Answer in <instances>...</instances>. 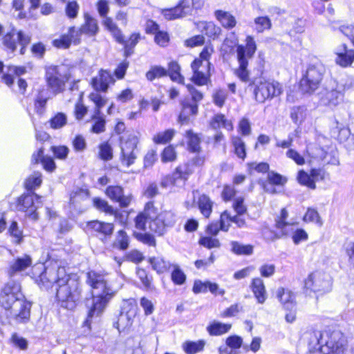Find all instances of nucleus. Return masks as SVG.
<instances>
[{"label":"nucleus","mask_w":354,"mask_h":354,"mask_svg":"<svg viewBox=\"0 0 354 354\" xmlns=\"http://www.w3.org/2000/svg\"><path fill=\"white\" fill-rule=\"evenodd\" d=\"M210 63L202 64L199 59H194L191 64L193 71L192 81L198 86L207 84L210 77Z\"/></svg>","instance_id":"dca6fc26"},{"label":"nucleus","mask_w":354,"mask_h":354,"mask_svg":"<svg viewBox=\"0 0 354 354\" xmlns=\"http://www.w3.org/2000/svg\"><path fill=\"white\" fill-rule=\"evenodd\" d=\"M30 41V37L25 34L23 31H16L15 30L7 33L3 37V44L5 47L10 50L12 53L15 52L17 49V44L21 46L20 54L25 53L26 47Z\"/></svg>","instance_id":"ddd939ff"},{"label":"nucleus","mask_w":354,"mask_h":354,"mask_svg":"<svg viewBox=\"0 0 354 354\" xmlns=\"http://www.w3.org/2000/svg\"><path fill=\"white\" fill-rule=\"evenodd\" d=\"M338 30L348 37L354 45V26L342 25L338 28Z\"/></svg>","instance_id":"774afa93"},{"label":"nucleus","mask_w":354,"mask_h":354,"mask_svg":"<svg viewBox=\"0 0 354 354\" xmlns=\"http://www.w3.org/2000/svg\"><path fill=\"white\" fill-rule=\"evenodd\" d=\"M134 318V310L129 312V313L121 312L117 322L118 330H124L126 328L131 326L133 324Z\"/></svg>","instance_id":"4c0bfd02"},{"label":"nucleus","mask_w":354,"mask_h":354,"mask_svg":"<svg viewBox=\"0 0 354 354\" xmlns=\"http://www.w3.org/2000/svg\"><path fill=\"white\" fill-rule=\"evenodd\" d=\"M156 216V208L152 202L145 205L143 212H140L135 218L136 227L139 230H146V224H149L150 218Z\"/></svg>","instance_id":"6ab92c4d"},{"label":"nucleus","mask_w":354,"mask_h":354,"mask_svg":"<svg viewBox=\"0 0 354 354\" xmlns=\"http://www.w3.org/2000/svg\"><path fill=\"white\" fill-rule=\"evenodd\" d=\"M210 126L215 130L220 129L221 127L228 131L233 130L232 121L227 120L223 114L215 115L210 122Z\"/></svg>","instance_id":"72a5a7b5"},{"label":"nucleus","mask_w":354,"mask_h":354,"mask_svg":"<svg viewBox=\"0 0 354 354\" xmlns=\"http://www.w3.org/2000/svg\"><path fill=\"white\" fill-rule=\"evenodd\" d=\"M89 98L95 104V115H99L100 113V109L106 104L107 100L98 93L97 91L96 92L91 93L89 95Z\"/></svg>","instance_id":"603ef678"},{"label":"nucleus","mask_w":354,"mask_h":354,"mask_svg":"<svg viewBox=\"0 0 354 354\" xmlns=\"http://www.w3.org/2000/svg\"><path fill=\"white\" fill-rule=\"evenodd\" d=\"M167 75V70L160 66H152L146 73V78L149 81H153L156 78H160Z\"/></svg>","instance_id":"79ce46f5"},{"label":"nucleus","mask_w":354,"mask_h":354,"mask_svg":"<svg viewBox=\"0 0 354 354\" xmlns=\"http://www.w3.org/2000/svg\"><path fill=\"white\" fill-rule=\"evenodd\" d=\"M310 344L318 345L323 354H341L344 351V340L338 331H315L311 334Z\"/></svg>","instance_id":"20e7f679"},{"label":"nucleus","mask_w":354,"mask_h":354,"mask_svg":"<svg viewBox=\"0 0 354 354\" xmlns=\"http://www.w3.org/2000/svg\"><path fill=\"white\" fill-rule=\"evenodd\" d=\"M215 17L220 21L222 26L226 28H232L236 24L235 17L228 12L216 10Z\"/></svg>","instance_id":"2f4dec72"},{"label":"nucleus","mask_w":354,"mask_h":354,"mask_svg":"<svg viewBox=\"0 0 354 354\" xmlns=\"http://www.w3.org/2000/svg\"><path fill=\"white\" fill-rule=\"evenodd\" d=\"M87 283L93 290V303L84 324L90 327L91 319L98 317L103 312L117 290L109 283L105 275L94 271L88 272Z\"/></svg>","instance_id":"f03ea898"},{"label":"nucleus","mask_w":354,"mask_h":354,"mask_svg":"<svg viewBox=\"0 0 354 354\" xmlns=\"http://www.w3.org/2000/svg\"><path fill=\"white\" fill-rule=\"evenodd\" d=\"M245 46L239 45L236 47L238 68L234 70V75L243 82H250V71L248 69V60L254 55L257 45L252 36H248L245 39Z\"/></svg>","instance_id":"39448f33"},{"label":"nucleus","mask_w":354,"mask_h":354,"mask_svg":"<svg viewBox=\"0 0 354 354\" xmlns=\"http://www.w3.org/2000/svg\"><path fill=\"white\" fill-rule=\"evenodd\" d=\"M88 227L96 232L97 235L105 239L110 237L114 230V225L111 223H106L100 221H92L88 223Z\"/></svg>","instance_id":"5701e85b"},{"label":"nucleus","mask_w":354,"mask_h":354,"mask_svg":"<svg viewBox=\"0 0 354 354\" xmlns=\"http://www.w3.org/2000/svg\"><path fill=\"white\" fill-rule=\"evenodd\" d=\"M115 80L109 71L101 70L98 75L92 79V86L95 91L105 92L110 84H113Z\"/></svg>","instance_id":"aec40b11"},{"label":"nucleus","mask_w":354,"mask_h":354,"mask_svg":"<svg viewBox=\"0 0 354 354\" xmlns=\"http://www.w3.org/2000/svg\"><path fill=\"white\" fill-rule=\"evenodd\" d=\"M255 30L257 32H263L270 29L271 21L268 17H258L254 19Z\"/></svg>","instance_id":"3c124183"},{"label":"nucleus","mask_w":354,"mask_h":354,"mask_svg":"<svg viewBox=\"0 0 354 354\" xmlns=\"http://www.w3.org/2000/svg\"><path fill=\"white\" fill-rule=\"evenodd\" d=\"M306 151L311 161H323L327 155L326 151L316 143H310L306 147Z\"/></svg>","instance_id":"cd10ccee"},{"label":"nucleus","mask_w":354,"mask_h":354,"mask_svg":"<svg viewBox=\"0 0 354 354\" xmlns=\"http://www.w3.org/2000/svg\"><path fill=\"white\" fill-rule=\"evenodd\" d=\"M105 193L111 200L119 203L121 207H128L132 201L131 195H124L123 189L120 186H109Z\"/></svg>","instance_id":"a211bd4d"},{"label":"nucleus","mask_w":354,"mask_h":354,"mask_svg":"<svg viewBox=\"0 0 354 354\" xmlns=\"http://www.w3.org/2000/svg\"><path fill=\"white\" fill-rule=\"evenodd\" d=\"M198 206L201 214L205 218H209L212 212L213 206V202L210 198L205 194L200 196L198 200Z\"/></svg>","instance_id":"e433bc0d"},{"label":"nucleus","mask_w":354,"mask_h":354,"mask_svg":"<svg viewBox=\"0 0 354 354\" xmlns=\"http://www.w3.org/2000/svg\"><path fill=\"white\" fill-rule=\"evenodd\" d=\"M44 270L39 276V283L46 288L55 284L57 288L56 297L61 306L73 310L80 297L81 290L77 280L71 279L66 274L65 268L55 263L52 266H39Z\"/></svg>","instance_id":"f257e3e1"},{"label":"nucleus","mask_w":354,"mask_h":354,"mask_svg":"<svg viewBox=\"0 0 354 354\" xmlns=\"http://www.w3.org/2000/svg\"><path fill=\"white\" fill-rule=\"evenodd\" d=\"M68 68L64 65H50L45 68V80L50 92L56 95L62 93L69 80Z\"/></svg>","instance_id":"423d86ee"},{"label":"nucleus","mask_w":354,"mask_h":354,"mask_svg":"<svg viewBox=\"0 0 354 354\" xmlns=\"http://www.w3.org/2000/svg\"><path fill=\"white\" fill-rule=\"evenodd\" d=\"M288 212L286 208L281 210L280 215L275 218V227L280 230L283 234H287V227L292 226L293 223L288 222Z\"/></svg>","instance_id":"f704fd0d"},{"label":"nucleus","mask_w":354,"mask_h":354,"mask_svg":"<svg viewBox=\"0 0 354 354\" xmlns=\"http://www.w3.org/2000/svg\"><path fill=\"white\" fill-rule=\"evenodd\" d=\"M96 6L100 16L104 19L103 25L111 33L117 42L123 43L124 37L121 30L111 17H107V14L109 12L108 1L106 0H100Z\"/></svg>","instance_id":"f8f14e48"},{"label":"nucleus","mask_w":354,"mask_h":354,"mask_svg":"<svg viewBox=\"0 0 354 354\" xmlns=\"http://www.w3.org/2000/svg\"><path fill=\"white\" fill-rule=\"evenodd\" d=\"M232 251L238 255H250L253 252V247L251 245H243L237 241L231 243Z\"/></svg>","instance_id":"37998d69"},{"label":"nucleus","mask_w":354,"mask_h":354,"mask_svg":"<svg viewBox=\"0 0 354 354\" xmlns=\"http://www.w3.org/2000/svg\"><path fill=\"white\" fill-rule=\"evenodd\" d=\"M129 237L127 232L122 230H119L115 235L113 247L121 250H125L129 248Z\"/></svg>","instance_id":"58836bf2"},{"label":"nucleus","mask_w":354,"mask_h":354,"mask_svg":"<svg viewBox=\"0 0 354 354\" xmlns=\"http://www.w3.org/2000/svg\"><path fill=\"white\" fill-rule=\"evenodd\" d=\"M121 140V162L123 165L129 167L137 158L136 149L138 139L134 134L122 136Z\"/></svg>","instance_id":"9d476101"},{"label":"nucleus","mask_w":354,"mask_h":354,"mask_svg":"<svg viewBox=\"0 0 354 354\" xmlns=\"http://www.w3.org/2000/svg\"><path fill=\"white\" fill-rule=\"evenodd\" d=\"M199 28L201 30L203 33L212 39H215L218 37L221 31L220 27L216 26L212 22H201L199 24Z\"/></svg>","instance_id":"c9c22d12"},{"label":"nucleus","mask_w":354,"mask_h":354,"mask_svg":"<svg viewBox=\"0 0 354 354\" xmlns=\"http://www.w3.org/2000/svg\"><path fill=\"white\" fill-rule=\"evenodd\" d=\"M72 41L74 44L80 43L79 31H76L75 27H71L67 35H64L60 38L54 39L53 44L57 48H67Z\"/></svg>","instance_id":"4be33fe9"},{"label":"nucleus","mask_w":354,"mask_h":354,"mask_svg":"<svg viewBox=\"0 0 354 354\" xmlns=\"http://www.w3.org/2000/svg\"><path fill=\"white\" fill-rule=\"evenodd\" d=\"M0 305L10 310L11 315L21 320L28 319L31 304L24 299L20 285L13 281L8 282L0 292Z\"/></svg>","instance_id":"7ed1b4c3"},{"label":"nucleus","mask_w":354,"mask_h":354,"mask_svg":"<svg viewBox=\"0 0 354 354\" xmlns=\"http://www.w3.org/2000/svg\"><path fill=\"white\" fill-rule=\"evenodd\" d=\"M214 52V48L212 46H206L204 47L201 53H200V56L198 58L196 59H199L202 64H205V63H210L209 58L212 54Z\"/></svg>","instance_id":"69168bd1"},{"label":"nucleus","mask_w":354,"mask_h":354,"mask_svg":"<svg viewBox=\"0 0 354 354\" xmlns=\"http://www.w3.org/2000/svg\"><path fill=\"white\" fill-rule=\"evenodd\" d=\"M40 198L34 194L21 196L18 199L17 209L24 212L30 219L36 221L38 219L37 209L39 207Z\"/></svg>","instance_id":"4468645a"},{"label":"nucleus","mask_w":354,"mask_h":354,"mask_svg":"<svg viewBox=\"0 0 354 354\" xmlns=\"http://www.w3.org/2000/svg\"><path fill=\"white\" fill-rule=\"evenodd\" d=\"M67 122L66 115L63 113H57L50 121V126L54 129L62 128Z\"/></svg>","instance_id":"864d4df0"},{"label":"nucleus","mask_w":354,"mask_h":354,"mask_svg":"<svg viewBox=\"0 0 354 354\" xmlns=\"http://www.w3.org/2000/svg\"><path fill=\"white\" fill-rule=\"evenodd\" d=\"M250 86H254V98L258 103H264L266 100H270L282 93V86L276 81L254 80L250 83Z\"/></svg>","instance_id":"0eeeda50"},{"label":"nucleus","mask_w":354,"mask_h":354,"mask_svg":"<svg viewBox=\"0 0 354 354\" xmlns=\"http://www.w3.org/2000/svg\"><path fill=\"white\" fill-rule=\"evenodd\" d=\"M335 54V62L342 67L350 66L354 62V50L348 49L346 44L339 46Z\"/></svg>","instance_id":"412c9836"},{"label":"nucleus","mask_w":354,"mask_h":354,"mask_svg":"<svg viewBox=\"0 0 354 354\" xmlns=\"http://www.w3.org/2000/svg\"><path fill=\"white\" fill-rule=\"evenodd\" d=\"M88 196V192L86 190L82 189H77L73 191L70 195V203L75 205L77 203L86 199Z\"/></svg>","instance_id":"6e6d98bb"},{"label":"nucleus","mask_w":354,"mask_h":354,"mask_svg":"<svg viewBox=\"0 0 354 354\" xmlns=\"http://www.w3.org/2000/svg\"><path fill=\"white\" fill-rule=\"evenodd\" d=\"M231 327L232 325L230 324L214 321L207 326V331L212 336H218L227 333Z\"/></svg>","instance_id":"7c9ffc66"},{"label":"nucleus","mask_w":354,"mask_h":354,"mask_svg":"<svg viewBox=\"0 0 354 354\" xmlns=\"http://www.w3.org/2000/svg\"><path fill=\"white\" fill-rule=\"evenodd\" d=\"M149 228L151 232H153L158 235H162L166 230L165 225L162 222V220L157 215V211L156 210V216L153 218H150Z\"/></svg>","instance_id":"a18cd8bd"},{"label":"nucleus","mask_w":354,"mask_h":354,"mask_svg":"<svg viewBox=\"0 0 354 354\" xmlns=\"http://www.w3.org/2000/svg\"><path fill=\"white\" fill-rule=\"evenodd\" d=\"M199 244L208 249L218 248L221 245L218 239L212 238L211 236L201 237L199 240Z\"/></svg>","instance_id":"052dcab7"},{"label":"nucleus","mask_w":354,"mask_h":354,"mask_svg":"<svg viewBox=\"0 0 354 354\" xmlns=\"http://www.w3.org/2000/svg\"><path fill=\"white\" fill-rule=\"evenodd\" d=\"M198 113V104L192 103L188 99L182 102V111L179 115V120L181 123H187L190 115H195Z\"/></svg>","instance_id":"bb28decb"},{"label":"nucleus","mask_w":354,"mask_h":354,"mask_svg":"<svg viewBox=\"0 0 354 354\" xmlns=\"http://www.w3.org/2000/svg\"><path fill=\"white\" fill-rule=\"evenodd\" d=\"M324 72V67L320 63L309 66L305 76L300 81L301 90L305 93H310L317 89Z\"/></svg>","instance_id":"1a4fd4ad"},{"label":"nucleus","mask_w":354,"mask_h":354,"mask_svg":"<svg viewBox=\"0 0 354 354\" xmlns=\"http://www.w3.org/2000/svg\"><path fill=\"white\" fill-rule=\"evenodd\" d=\"M93 206L100 212H104L106 214H113V207L109 203L100 198L95 197L93 198Z\"/></svg>","instance_id":"c03bdc74"},{"label":"nucleus","mask_w":354,"mask_h":354,"mask_svg":"<svg viewBox=\"0 0 354 354\" xmlns=\"http://www.w3.org/2000/svg\"><path fill=\"white\" fill-rule=\"evenodd\" d=\"M149 262L153 269L158 274L168 271L172 267V265H174V263L167 261L162 257H151L149 259Z\"/></svg>","instance_id":"c85d7f7f"},{"label":"nucleus","mask_w":354,"mask_h":354,"mask_svg":"<svg viewBox=\"0 0 354 354\" xmlns=\"http://www.w3.org/2000/svg\"><path fill=\"white\" fill-rule=\"evenodd\" d=\"M205 341L200 339L196 342L186 341L182 344V348L186 354H196L203 351Z\"/></svg>","instance_id":"473e14b6"},{"label":"nucleus","mask_w":354,"mask_h":354,"mask_svg":"<svg viewBox=\"0 0 354 354\" xmlns=\"http://www.w3.org/2000/svg\"><path fill=\"white\" fill-rule=\"evenodd\" d=\"M171 268H172L171 279L174 283L178 286L184 284L186 281V275L179 265L174 263Z\"/></svg>","instance_id":"a19ab883"},{"label":"nucleus","mask_w":354,"mask_h":354,"mask_svg":"<svg viewBox=\"0 0 354 354\" xmlns=\"http://www.w3.org/2000/svg\"><path fill=\"white\" fill-rule=\"evenodd\" d=\"M189 12L187 9L179 4L173 8L164 9L162 10V14L164 17L167 20H174L178 18L185 17Z\"/></svg>","instance_id":"c756f323"},{"label":"nucleus","mask_w":354,"mask_h":354,"mask_svg":"<svg viewBox=\"0 0 354 354\" xmlns=\"http://www.w3.org/2000/svg\"><path fill=\"white\" fill-rule=\"evenodd\" d=\"M41 182V174L40 172H35L26 180V187L28 189L32 190L36 187H39Z\"/></svg>","instance_id":"bf43d9fd"},{"label":"nucleus","mask_w":354,"mask_h":354,"mask_svg":"<svg viewBox=\"0 0 354 354\" xmlns=\"http://www.w3.org/2000/svg\"><path fill=\"white\" fill-rule=\"evenodd\" d=\"M84 20V24L81 28L79 30H76V31H79V37L82 34H86L89 36L95 35L99 30L97 19L92 17L89 14L85 13Z\"/></svg>","instance_id":"393cba45"},{"label":"nucleus","mask_w":354,"mask_h":354,"mask_svg":"<svg viewBox=\"0 0 354 354\" xmlns=\"http://www.w3.org/2000/svg\"><path fill=\"white\" fill-rule=\"evenodd\" d=\"M187 142L189 149L193 152L198 151L200 149L201 138L192 130L187 131Z\"/></svg>","instance_id":"8fccbe9b"},{"label":"nucleus","mask_w":354,"mask_h":354,"mask_svg":"<svg viewBox=\"0 0 354 354\" xmlns=\"http://www.w3.org/2000/svg\"><path fill=\"white\" fill-rule=\"evenodd\" d=\"M276 297L279 300L284 309H292L295 307V297L288 289L280 287L276 291Z\"/></svg>","instance_id":"b1692460"},{"label":"nucleus","mask_w":354,"mask_h":354,"mask_svg":"<svg viewBox=\"0 0 354 354\" xmlns=\"http://www.w3.org/2000/svg\"><path fill=\"white\" fill-rule=\"evenodd\" d=\"M330 276L322 272L311 273L305 280V287L315 292H327L331 289Z\"/></svg>","instance_id":"9b49d317"},{"label":"nucleus","mask_w":354,"mask_h":354,"mask_svg":"<svg viewBox=\"0 0 354 354\" xmlns=\"http://www.w3.org/2000/svg\"><path fill=\"white\" fill-rule=\"evenodd\" d=\"M231 141L235 154L243 160L246 156V148L244 141L240 137L234 136H232Z\"/></svg>","instance_id":"ea45409f"},{"label":"nucleus","mask_w":354,"mask_h":354,"mask_svg":"<svg viewBox=\"0 0 354 354\" xmlns=\"http://www.w3.org/2000/svg\"><path fill=\"white\" fill-rule=\"evenodd\" d=\"M100 156L104 160H109L113 158L112 149L107 142L100 146Z\"/></svg>","instance_id":"0e129e2a"},{"label":"nucleus","mask_w":354,"mask_h":354,"mask_svg":"<svg viewBox=\"0 0 354 354\" xmlns=\"http://www.w3.org/2000/svg\"><path fill=\"white\" fill-rule=\"evenodd\" d=\"M136 238L142 243L149 246H155L156 240L151 234L149 233H135Z\"/></svg>","instance_id":"e2e57ef3"},{"label":"nucleus","mask_w":354,"mask_h":354,"mask_svg":"<svg viewBox=\"0 0 354 354\" xmlns=\"http://www.w3.org/2000/svg\"><path fill=\"white\" fill-rule=\"evenodd\" d=\"M303 219L305 222L315 223L319 226H322L323 225V222L319 216V213L315 209L313 208H308Z\"/></svg>","instance_id":"4d7b16f0"},{"label":"nucleus","mask_w":354,"mask_h":354,"mask_svg":"<svg viewBox=\"0 0 354 354\" xmlns=\"http://www.w3.org/2000/svg\"><path fill=\"white\" fill-rule=\"evenodd\" d=\"M354 85L353 78L346 77L342 79L338 82L335 88L331 89H325L322 93L319 98L320 103L324 106L330 108H334L341 104L344 100V92L352 88Z\"/></svg>","instance_id":"6e6552de"},{"label":"nucleus","mask_w":354,"mask_h":354,"mask_svg":"<svg viewBox=\"0 0 354 354\" xmlns=\"http://www.w3.org/2000/svg\"><path fill=\"white\" fill-rule=\"evenodd\" d=\"M290 118L294 123L301 124L306 118V109L304 106H294L290 111Z\"/></svg>","instance_id":"de8ad7c7"},{"label":"nucleus","mask_w":354,"mask_h":354,"mask_svg":"<svg viewBox=\"0 0 354 354\" xmlns=\"http://www.w3.org/2000/svg\"><path fill=\"white\" fill-rule=\"evenodd\" d=\"M174 133V129H167L154 136L153 141L157 144H165L172 139Z\"/></svg>","instance_id":"5fc2aeb1"},{"label":"nucleus","mask_w":354,"mask_h":354,"mask_svg":"<svg viewBox=\"0 0 354 354\" xmlns=\"http://www.w3.org/2000/svg\"><path fill=\"white\" fill-rule=\"evenodd\" d=\"M268 181L273 185H284L287 179L286 178L282 176L278 173H275L274 171H270L268 174Z\"/></svg>","instance_id":"680f3d73"},{"label":"nucleus","mask_w":354,"mask_h":354,"mask_svg":"<svg viewBox=\"0 0 354 354\" xmlns=\"http://www.w3.org/2000/svg\"><path fill=\"white\" fill-rule=\"evenodd\" d=\"M251 289L258 303L263 304L267 299V292L263 281L259 277L253 279Z\"/></svg>","instance_id":"a878e982"},{"label":"nucleus","mask_w":354,"mask_h":354,"mask_svg":"<svg viewBox=\"0 0 354 354\" xmlns=\"http://www.w3.org/2000/svg\"><path fill=\"white\" fill-rule=\"evenodd\" d=\"M140 34L133 33L131 35L129 41H125L124 40V42L121 43L122 44L124 45V55L126 57H129L133 53V49L138 44Z\"/></svg>","instance_id":"09e8293b"},{"label":"nucleus","mask_w":354,"mask_h":354,"mask_svg":"<svg viewBox=\"0 0 354 354\" xmlns=\"http://www.w3.org/2000/svg\"><path fill=\"white\" fill-rule=\"evenodd\" d=\"M157 215L162 220L165 228L172 226L176 222V216L171 211H163Z\"/></svg>","instance_id":"13d9d810"},{"label":"nucleus","mask_w":354,"mask_h":354,"mask_svg":"<svg viewBox=\"0 0 354 354\" xmlns=\"http://www.w3.org/2000/svg\"><path fill=\"white\" fill-rule=\"evenodd\" d=\"M123 259L135 263H138L143 260V255L138 250H131L125 254Z\"/></svg>","instance_id":"338daca9"},{"label":"nucleus","mask_w":354,"mask_h":354,"mask_svg":"<svg viewBox=\"0 0 354 354\" xmlns=\"http://www.w3.org/2000/svg\"><path fill=\"white\" fill-rule=\"evenodd\" d=\"M32 258L27 254L19 257L10 262L7 273L10 277L26 270L32 266Z\"/></svg>","instance_id":"f3484780"},{"label":"nucleus","mask_w":354,"mask_h":354,"mask_svg":"<svg viewBox=\"0 0 354 354\" xmlns=\"http://www.w3.org/2000/svg\"><path fill=\"white\" fill-rule=\"evenodd\" d=\"M193 171L192 165H191L189 163L180 165L171 176H167L162 180L161 185L162 187H167L183 184Z\"/></svg>","instance_id":"2eb2a0df"},{"label":"nucleus","mask_w":354,"mask_h":354,"mask_svg":"<svg viewBox=\"0 0 354 354\" xmlns=\"http://www.w3.org/2000/svg\"><path fill=\"white\" fill-rule=\"evenodd\" d=\"M297 178L301 185L307 186L312 189L316 188V185L313 182V179H312L310 173L308 174L304 170H300L298 172Z\"/></svg>","instance_id":"49530a36"}]
</instances>
